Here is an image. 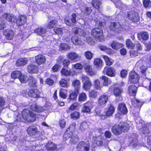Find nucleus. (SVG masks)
Wrapping results in <instances>:
<instances>
[{
	"instance_id": "49",
	"label": "nucleus",
	"mask_w": 151,
	"mask_h": 151,
	"mask_svg": "<svg viewBox=\"0 0 151 151\" xmlns=\"http://www.w3.org/2000/svg\"><path fill=\"white\" fill-rule=\"evenodd\" d=\"M93 55L91 52L89 51H87L84 52V55H85L86 58L90 60L92 57Z\"/></svg>"
},
{
	"instance_id": "45",
	"label": "nucleus",
	"mask_w": 151,
	"mask_h": 151,
	"mask_svg": "<svg viewBox=\"0 0 151 151\" xmlns=\"http://www.w3.org/2000/svg\"><path fill=\"white\" fill-rule=\"evenodd\" d=\"M70 48V47L66 44L62 43L59 46V50L61 51L68 50Z\"/></svg>"
},
{
	"instance_id": "48",
	"label": "nucleus",
	"mask_w": 151,
	"mask_h": 151,
	"mask_svg": "<svg viewBox=\"0 0 151 151\" xmlns=\"http://www.w3.org/2000/svg\"><path fill=\"white\" fill-rule=\"evenodd\" d=\"M76 124L75 122L73 123L67 129L68 130V131L70 132L71 133H72L73 132L76 128Z\"/></svg>"
},
{
	"instance_id": "22",
	"label": "nucleus",
	"mask_w": 151,
	"mask_h": 151,
	"mask_svg": "<svg viewBox=\"0 0 151 151\" xmlns=\"http://www.w3.org/2000/svg\"><path fill=\"white\" fill-rule=\"evenodd\" d=\"M27 133L30 135H35L38 132V129L37 127L34 126L29 127L27 130Z\"/></svg>"
},
{
	"instance_id": "25",
	"label": "nucleus",
	"mask_w": 151,
	"mask_h": 151,
	"mask_svg": "<svg viewBox=\"0 0 151 151\" xmlns=\"http://www.w3.org/2000/svg\"><path fill=\"white\" fill-rule=\"evenodd\" d=\"M118 109L119 111L123 114H125L127 113L128 110L124 104H120Z\"/></svg>"
},
{
	"instance_id": "4",
	"label": "nucleus",
	"mask_w": 151,
	"mask_h": 151,
	"mask_svg": "<svg viewBox=\"0 0 151 151\" xmlns=\"http://www.w3.org/2000/svg\"><path fill=\"white\" fill-rule=\"evenodd\" d=\"M108 97L107 95H102L98 99V103L99 105L95 109V112L96 113V116H99L100 114V109L99 110L98 108H100V107L104 105L107 102L108 100Z\"/></svg>"
},
{
	"instance_id": "12",
	"label": "nucleus",
	"mask_w": 151,
	"mask_h": 151,
	"mask_svg": "<svg viewBox=\"0 0 151 151\" xmlns=\"http://www.w3.org/2000/svg\"><path fill=\"white\" fill-rule=\"evenodd\" d=\"M128 16L129 19L133 22H137L139 20L138 14L135 12H129Z\"/></svg>"
},
{
	"instance_id": "13",
	"label": "nucleus",
	"mask_w": 151,
	"mask_h": 151,
	"mask_svg": "<svg viewBox=\"0 0 151 151\" xmlns=\"http://www.w3.org/2000/svg\"><path fill=\"white\" fill-rule=\"evenodd\" d=\"M34 32L37 35L44 37L47 36V31L45 29L42 27H40L35 29Z\"/></svg>"
},
{
	"instance_id": "10",
	"label": "nucleus",
	"mask_w": 151,
	"mask_h": 151,
	"mask_svg": "<svg viewBox=\"0 0 151 151\" xmlns=\"http://www.w3.org/2000/svg\"><path fill=\"white\" fill-rule=\"evenodd\" d=\"M103 73L110 76H114L116 74L114 69L111 67H106L104 69Z\"/></svg>"
},
{
	"instance_id": "3",
	"label": "nucleus",
	"mask_w": 151,
	"mask_h": 151,
	"mask_svg": "<svg viewBox=\"0 0 151 151\" xmlns=\"http://www.w3.org/2000/svg\"><path fill=\"white\" fill-rule=\"evenodd\" d=\"M22 114L23 119L28 122H34L36 118L35 114L33 112L27 109L23 110Z\"/></svg>"
},
{
	"instance_id": "18",
	"label": "nucleus",
	"mask_w": 151,
	"mask_h": 151,
	"mask_svg": "<svg viewBox=\"0 0 151 151\" xmlns=\"http://www.w3.org/2000/svg\"><path fill=\"white\" fill-rule=\"evenodd\" d=\"M45 58L42 55H39L35 57L36 62L38 65L44 64L45 63Z\"/></svg>"
},
{
	"instance_id": "63",
	"label": "nucleus",
	"mask_w": 151,
	"mask_h": 151,
	"mask_svg": "<svg viewBox=\"0 0 151 151\" xmlns=\"http://www.w3.org/2000/svg\"><path fill=\"white\" fill-rule=\"evenodd\" d=\"M66 124V122L64 119H61L59 121V125L61 128H64Z\"/></svg>"
},
{
	"instance_id": "51",
	"label": "nucleus",
	"mask_w": 151,
	"mask_h": 151,
	"mask_svg": "<svg viewBox=\"0 0 151 151\" xmlns=\"http://www.w3.org/2000/svg\"><path fill=\"white\" fill-rule=\"evenodd\" d=\"M61 73L65 76H68L70 74V71L67 69L63 68L61 71Z\"/></svg>"
},
{
	"instance_id": "29",
	"label": "nucleus",
	"mask_w": 151,
	"mask_h": 151,
	"mask_svg": "<svg viewBox=\"0 0 151 151\" xmlns=\"http://www.w3.org/2000/svg\"><path fill=\"white\" fill-rule=\"evenodd\" d=\"M151 130L149 129V127L147 125L139 129V132L141 134L147 135L149 134Z\"/></svg>"
},
{
	"instance_id": "58",
	"label": "nucleus",
	"mask_w": 151,
	"mask_h": 151,
	"mask_svg": "<svg viewBox=\"0 0 151 151\" xmlns=\"http://www.w3.org/2000/svg\"><path fill=\"white\" fill-rule=\"evenodd\" d=\"M39 93V91L36 89H32L29 90L28 94H38Z\"/></svg>"
},
{
	"instance_id": "16",
	"label": "nucleus",
	"mask_w": 151,
	"mask_h": 151,
	"mask_svg": "<svg viewBox=\"0 0 151 151\" xmlns=\"http://www.w3.org/2000/svg\"><path fill=\"white\" fill-rule=\"evenodd\" d=\"M3 34L8 40H11L13 39L14 33V32L10 29H6L4 30Z\"/></svg>"
},
{
	"instance_id": "2",
	"label": "nucleus",
	"mask_w": 151,
	"mask_h": 151,
	"mask_svg": "<svg viewBox=\"0 0 151 151\" xmlns=\"http://www.w3.org/2000/svg\"><path fill=\"white\" fill-rule=\"evenodd\" d=\"M72 31L75 34H78L81 36L86 37V40L89 45H93L94 43L92 40L91 37H89L88 36V35H87L86 33L84 32L81 29L77 27H75L73 28Z\"/></svg>"
},
{
	"instance_id": "52",
	"label": "nucleus",
	"mask_w": 151,
	"mask_h": 151,
	"mask_svg": "<svg viewBox=\"0 0 151 151\" xmlns=\"http://www.w3.org/2000/svg\"><path fill=\"white\" fill-rule=\"evenodd\" d=\"M64 29L63 28L56 27L54 29V30L56 34L58 35H61L63 33Z\"/></svg>"
},
{
	"instance_id": "44",
	"label": "nucleus",
	"mask_w": 151,
	"mask_h": 151,
	"mask_svg": "<svg viewBox=\"0 0 151 151\" xmlns=\"http://www.w3.org/2000/svg\"><path fill=\"white\" fill-rule=\"evenodd\" d=\"M113 91L114 94H119L123 93V90L122 88H115L114 89H113L112 90L110 88L109 89V91Z\"/></svg>"
},
{
	"instance_id": "57",
	"label": "nucleus",
	"mask_w": 151,
	"mask_h": 151,
	"mask_svg": "<svg viewBox=\"0 0 151 151\" xmlns=\"http://www.w3.org/2000/svg\"><path fill=\"white\" fill-rule=\"evenodd\" d=\"M143 3L144 6L145 7H151V1L150 0H144Z\"/></svg>"
},
{
	"instance_id": "50",
	"label": "nucleus",
	"mask_w": 151,
	"mask_h": 151,
	"mask_svg": "<svg viewBox=\"0 0 151 151\" xmlns=\"http://www.w3.org/2000/svg\"><path fill=\"white\" fill-rule=\"evenodd\" d=\"M80 116L79 113L77 111H74L71 114V118L74 119H77L79 118Z\"/></svg>"
},
{
	"instance_id": "43",
	"label": "nucleus",
	"mask_w": 151,
	"mask_h": 151,
	"mask_svg": "<svg viewBox=\"0 0 151 151\" xmlns=\"http://www.w3.org/2000/svg\"><path fill=\"white\" fill-rule=\"evenodd\" d=\"M81 12L86 14H89L91 12L92 9L90 7H83L81 9Z\"/></svg>"
},
{
	"instance_id": "60",
	"label": "nucleus",
	"mask_w": 151,
	"mask_h": 151,
	"mask_svg": "<svg viewBox=\"0 0 151 151\" xmlns=\"http://www.w3.org/2000/svg\"><path fill=\"white\" fill-rule=\"evenodd\" d=\"M140 69L141 70V72L142 74V77L145 78L146 77L145 73L146 71V70L147 69V68L146 67L143 66L140 67Z\"/></svg>"
},
{
	"instance_id": "30",
	"label": "nucleus",
	"mask_w": 151,
	"mask_h": 151,
	"mask_svg": "<svg viewBox=\"0 0 151 151\" xmlns=\"http://www.w3.org/2000/svg\"><path fill=\"white\" fill-rule=\"evenodd\" d=\"M46 147L48 150H55L57 148L56 145L51 142H48L46 145Z\"/></svg>"
},
{
	"instance_id": "54",
	"label": "nucleus",
	"mask_w": 151,
	"mask_h": 151,
	"mask_svg": "<svg viewBox=\"0 0 151 151\" xmlns=\"http://www.w3.org/2000/svg\"><path fill=\"white\" fill-rule=\"evenodd\" d=\"M88 127V125L86 122H83L81 123L80 129L82 131H84Z\"/></svg>"
},
{
	"instance_id": "40",
	"label": "nucleus",
	"mask_w": 151,
	"mask_h": 151,
	"mask_svg": "<svg viewBox=\"0 0 151 151\" xmlns=\"http://www.w3.org/2000/svg\"><path fill=\"white\" fill-rule=\"evenodd\" d=\"M79 141V138L77 135H72L70 140V142L72 144H75Z\"/></svg>"
},
{
	"instance_id": "37",
	"label": "nucleus",
	"mask_w": 151,
	"mask_h": 151,
	"mask_svg": "<svg viewBox=\"0 0 151 151\" xmlns=\"http://www.w3.org/2000/svg\"><path fill=\"white\" fill-rule=\"evenodd\" d=\"M19 79L22 83H25L29 81V79L27 75H22V74L19 77Z\"/></svg>"
},
{
	"instance_id": "62",
	"label": "nucleus",
	"mask_w": 151,
	"mask_h": 151,
	"mask_svg": "<svg viewBox=\"0 0 151 151\" xmlns=\"http://www.w3.org/2000/svg\"><path fill=\"white\" fill-rule=\"evenodd\" d=\"M79 106V104L78 103H74L70 106L69 109L71 110H74L78 108Z\"/></svg>"
},
{
	"instance_id": "24",
	"label": "nucleus",
	"mask_w": 151,
	"mask_h": 151,
	"mask_svg": "<svg viewBox=\"0 0 151 151\" xmlns=\"http://www.w3.org/2000/svg\"><path fill=\"white\" fill-rule=\"evenodd\" d=\"M123 46V45L115 41H113L111 44V47L115 50H118Z\"/></svg>"
},
{
	"instance_id": "42",
	"label": "nucleus",
	"mask_w": 151,
	"mask_h": 151,
	"mask_svg": "<svg viewBox=\"0 0 151 151\" xmlns=\"http://www.w3.org/2000/svg\"><path fill=\"white\" fill-rule=\"evenodd\" d=\"M93 63L97 68H99L102 66V61L100 58H97L94 60Z\"/></svg>"
},
{
	"instance_id": "20",
	"label": "nucleus",
	"mask_w": 151,
	"mask_h": 151,
	"mask_svg": "<svg viewBox=\"0 0 151 151\" xmlns=\"http://www.w3.org/2000/svg\"><path fill=\"white\" fill-rule=\"evenodd\" d=\"M132 103L133 106L138 109L140 108L143 104V102L134 98L132 101Z\"/></svg>"
},
{
	"instance_id": "19",
	"label": "nucleus",
	"mask_w": 151,
	"mask_h": 151,
	"mask_svg": "<svg viewBox=\"0 0 151 151\" xmlns=\"http://www.w3.org/2000/svg\"><path fill=\"white\" fill-rule=\"evenodd\" d=\"M3 17L7 20L12 22H14L16 21V17L12 14L5 13Z\"/></svg>"
},
{
	"instance_id": "39",
	"label": "nucleus",
	"mask_w": 151,
	"mask_h": 151,
	"mask_svg": "<svg viewBox=\"0 0 151 151\" xmlns=\"http://www.w3.org/2000/svg\"><path fill=\"white\" fill-rule=\"evenodd\" d=\"M21 74V73L19 71H15L12 72L11 73V77L12 78L15 79L19 77Z\"/></svg>"
},
{
	"instance_id": "5",
	"label": "nucleus",
	"mask_w": 151,
	"mask_h": 151,
	"mask_svg": "<svg viewBox=\"0 0 151 151\" xmlns=\"http://www.w3.org/2000/svg\"><path fill=\"white\" fill-rule=\"evenodd\" d=\"M139 75L135 72H131L129 74L128 83H129L136 84V85L139 84L141 86L142 82H141V83H139Z\"/></svg>"
},
{
	"instance_id": "31",
	"label": "nucleus",
	"mask_w": 151,
	"mask_h": 151,
	"mask_svg": "<svg viewBox=\"0 0 151 151\" xmlns=\"http://www.w3.org/2000/svg\"><path fill=\"white\" fill-rule=\"evenodd\" d=\"M114 107L110 105L106 109V114L107 116H110L114 113Z\"/></svg>"
},
{
	"instance_id": "38",
	"label": "nucleus",
	"mask_w": 151,
	"mask_h": 151,
	"mask_svg": "<svg viewBox=\"0 0 151 151\" xmlns=\"http://www.w3.org/2000/svg\"><path fill=\"white\" fill-rule=\"evenodd\" d=\"M103 58L104 59L105 63L107 65H111L113 62V61L108 56L106 55H103Z\"/></svg>"
},
{
	"instance_id": "26",
	"label": "nucleus",
	"mask_w": 151,
	"mask_h": 151,
	"mask_svg": "<svg viewBox=\"0 0 151 151\" xmlns=\"http://www.w3.org/2000/svg\"><path fill=\"white\" fill-rule=\"evenodd\" d=\"M84 69L86 72L91 76H93L96 73V72L92 68L91 66L86 65L84 67Z\"/></svg>"
},
{
	"instance_id": "8",
	"label": "nucleus",
	"mask_w": 151,
	"mask_h": 151,
	"mask_svg": "<svg viewBox=\"0 0 151 151\" xmlns=\"http://www.w3.org/2000/svg\"><path fill=\"white\" fill-rule=\"evenodd\" d=\"M82 80L83 83V88L85 90L89 89L92 86V83L89 78L86 76L82 75Z\"/></svg>"
},
{
	"instance_id": "21",
	"label": "nucleus",
	"mask_w": 151,
	"mask_h": 151,
	"mask_svg": "<svg viewBox=\"0 0 151 151\" xmlns=\"http://www.w3.org/2000/svg\"><path fill=\"white\" fill-rule=\"evenodd\" d=\"M67 57L70 61H74L78 58L79 56L76 52H73L68 53Z\"/></svg>"
},
{
	"instance_id": "32",
	"label": "nucleus",
	"mask_w": 151,
	"mask_h": 151,
	"mask_svg": "<svg viewBox=\"0 0 151 151\" xmlns=\"http://www.w3.org/2000/svg\"><path fill=\"white\" fill-rule=\"evenodd\" d=\"M27 59L26 58L19 59L17 61L16 65L17 66L24 65L27 63Z\"/></svg>"
},
{
	"instance_id": "64",
	"label": "nucleus",
	"mask_w": 151,
	"mask_h": 151,
	"mask_svg": "<svg viewBox=\"0 0 151 151\" xmlns=\"http://www.w3.org/2000/svg\"><path fill=\"white\" fill-rule=\"evenodd\" d=\"M4 20L0 17V29H3L5 27Z\"/></svg>"
},
{
	"instance_id": "28",
	"label": "nucleus",
	"mask_w": 151,
	"mask_h": 151,
	"mask_svg": "<svg viewBox=\"0 0 151 151\" xmlns=\"http://www.w3.org/2000/svg\"><path fill=\"white\" fill-rule=\"evenodd\" d=\"M140 86V84H138L136 86L132 85L129 86L128 88V90L129 93L136 94L137 93V88Z\"/></svg>"
},
{
	"instance_id": "15",
	"label": "nucleus",
	"mask_w": 151,
	"mask_h": 151,
	"mask_svg": "<svg viewBox=\"0 0 151 151\" xmlns=\"http://www.w3.org/2000/svg\"><path fill=\"white\" fill-rule=\"evenodd\" d=\"M27 17L25 16L21 15L19 16L17 20V24L18 26L24 24L26 22Z\"/></svg>"
},
{
	"instance_id": "34",
	"label": "nucleus",
	"mask_w": 151,
	"mask_h": 151,
	"mask_svg": "<svg viewBox=\"0 0 151 151\" xmlns=\"http://www.w3.org/2000/svg\"><path fill=\"white\" fill-rule=\"evenodd\" d=\"M63 56H60L58 59V62L60 63L63 61V64L64 66L66 67L68 66L70 63V61L66 59L63 60Z\"/></svg>"
},
{
	"instance_id": "61",
	"label": "nucleus",
	"mask_w": 151,
	"mask_h": 151,
	"mask_svg": "<svg viewBox=\"0 0 151 151\" xmlns=\"http://www.w3.org/2000/svg\"><path fill=\"white\" fill-rule=\"evenodd\" d=\"M94 86L97 89H99L102 86V85H100V82L98 80H96L95 81Z\"/></svg>"
},
{
	"instance_id": "36",
	"label": "nucleus",
	"mask_w": 151,
	"mask_h": 151,
	"mask_svg": "<svg viewBox=\"0 0 151 151\" xmlns=\"http://www.w3.org/2000/svg\"><path fill=\"white\" fill-rule=\"evenodd\" d=\"M99 48L101 50L104 51L108 54L111 53L112 50L111 48H107L106 47L103 45H99Z\"/></svg>"
},
{
	"instance_id": "41",
	"label": "nucleus",
	"mask_w": 151,
	"mask_h": 151,
	"mask_svg": "<svg viewBox=\"0 0 151 151\" xmlns=\"http://www.w3.org/2000/svg\"><path fill=\"white\" fill-rule=\"evenodd\" d=\"M101 79L103 81V85L107 86L110 84L111 81L110 79L105 76H102L101 77Z\"/></svg>"
},
{
	"instance_id": "14",
	"label": "nucleus",
	"mask_w": 151,
	"mask_h": 151,
	"mask_svg": "<svg viewBox=\"0 0 151 151\" xmlns=\"http://www.w3.org/2000/svg\"><path fill=\"white\" fill-rule=\"evenodd\" d=\"M72 42L76 45H81L84 44V42L80 38L76 36H73L71 39Z\"/></svg>"
},
{
	"instance_id": "17",
	"label": "nucleus",
	"mask_w": 151,
	"mask_h": 151,
	"mask_svg": "<svg viewBox=\"0 0 151 151\" xmlns=\"http://www.w3.org/2000/svg\"><path fill=\"white\" fill-rule=\"evenodd\" d=\"M93 106L92 103L90 102H88L84 104L82 111L85 113H88L91 111Z\"/></svg>"
},
{
	"instance_id": "27",
	"label": "nucleus",
	"mask_w": 151,
	"mask_h": 151,
	"mask_svg": "<svg viewBox=\"0 0 151 151\" xmlns=\"http://www.w3.org/2000/svg\"><path fill=\"white\" fill-rule=\"evenodd\" d=\"M138 37L139 40H146L148 39L149 36L147 32H140L138 33Z\"/></svg>"
},
{
	"instance_id": "23",
	"label": "nucleus",
	"mask_w": 151,
	"mask_h": 151,
	"mask_svg": "<svg viewBox=\"0 0 151 151\" xmlns=\"http://www.w3.org/2000/svg\"><path fill=\"white\" fill-rule=\"evenodd\" d=\"M27 70L28 71L31 73H37L38 72V69L36 65L31 64L28 66Z\"/></svg>"
},
{
	"instance_id": "9",
	"label": "nucleus",
	"mask_w": 151,
	"mask_h": 151,
	"mask_svg": "<svg viewBox=\"0 0 151 151\" xmlns=\"http://www.w3.org/2000/svg\"><path fill=\"white\" fill-rule=\"evenodd\" d=\"M137 135L135 134H134L132 135L130 138L129 145L133 146V147L136 149H138L139 145L137 139Z\"/></svg>"
},
{
	"instance_id": "47",
	"label": "nucleus",
	"mask_w": 151,
	"mask_h": 151,
	"mask_svg": "<svg viewBox=\"0 0 151 151\" xmlns=\"http://www.w3.org/2000/svg\"><path fill=\"white\" fill-rule=\"evenodd\" d=\"M58 22L56 20H54L51 21L47 26V29L51 28L53 27L54 26L57 24Z\"/></svg>"
},
{
	"instance_id": "35",
	"label": "nucleus",
	"mask_w": 151,
	"mask_h": 151,
	"mask_svg": "<svg viewBox=\"0 0 151 151\" xmlns=\"http://www.w3.org/2000/svg\"><path fill=\"white\" fill-rule=\"evenodd\" d=\"M29 85L32 87H35L37 86V82L36 80L32 77H30L29 81Z\"/></svg>"
},
{
	"instance_id": "53",
	"label": "nucleus",
	"mask_w": 151,
	"mask_h": 151,
	"mask_svg": "<svg viewBox=\"0 0 151 151\" xmlns=\"http://www.w3.org/2000/svg\"><path fill=\"white\" fill-rule=\"evenodd\" d=\"M126 42L127 47L129 48L133 49L134 48V46L132 41L130 39H127L126 41Z\"/></svg>"
},
{
	"instance_id": "6",
	"label": "nucleus",
	"mask_w": 151,
	"mask_h": 151,
	"mask_svg": "<svg viewBox=\"0 0 151 151\" xmlns=\"http://www.w3.org/2000/svg\"><path fill=\"white\" fill-rule=\"evenodd\" d=\"M91 34L99 41H103L104 40L103 36V31L100 28H95L93 29L91 32Z\"/></svg>"
},
{
	"instance_id": "46",
	"label": "nucleus",
	"mask_w": 151,
	"mask_h": 151,
	"mask_svg": "<svg viewBox=\"0 0 151 151\" xmlns=\"http://www.w3.org/2000/svg\"><path fill=\"white\" fill-rule=\"evenodd\" d=\"M92 3L94 7L96 9L99 8L101 4V2L99 0H93Z\"/></svg>"
},
{
	"instance_id": "11",
	"label": "nucleus",
	"mask_w": 151,
	"mask_h": 151,
	"mask_svg": "<svg viewBox=\"0 0 151 151\" xmlns=\"http://www.w3.org/2000/svg\"><path fill=\"white\" fill-rule=\"evenodd\" d=\"M80 81L78 80H74L72 82L73 86L75 88L74 92L70 94H78L79 93V89L80 86Z\"/></svg>"
},
{
	"instance_id": "1",
	"label": "nucleus",
	"mask_w": 151,
	"mask_h": 151,
	"mask_svg": "<svg viewBox=\"0 0 151 151\" xmlns=\"http://www.w3.org/2000/svg\"><path fill=\"white\" fill-rule=\"evenodd\" d=\"M129 129V125L127 122H121L119 124H116L113 126L112 131L116 135H119L123 132H127Z\"/></svg>"
},
{
	"instance_id": "59",
	"label": "nucleus",
	"mask_w": 151,
	"mask_h": 151,
	"mask_svg": "<svg viewBox=\"0 0 151 151\" xmlns=\"http://www.w3.org/2000/svg\"><path fill=\"white\" fill-rule=\"evenodd\" d=\"M72 134V133H71L70 134L69 133L68 130H67L66 131L65 133L63 135V140L64 141H66L70 137Z\"/></svg>"
},
{
	"instance_id": "55",
	"label": "nucleus",
	"mask_w": 151,
	"mask_h": 151,
	"mask_svg": "<svg viewBox=\"0 0 151 151\" xmlns=\"http://www.w3.org/2000/svg\"><path fill=\"white\" fill-rule=\"evenodd\" d=\"M68 81L65 79H62L60 82V85L63 87H67L68 85Z\"/></svg>"
},
{
	"instance_id": "56",
	"label": "nucleus",
	"mask_w": 151,
	"mask_h": 151,
	"mask_svg": "<svg viewBox=\"0 0 151 151\" xmlns=\"http://www.w3.org/2000/svg\"><path fill=\"white\" fill-rule=\"evenodd\" d=\"M72 68H74L76 69H81L83 67V65L79 63H77L75 64H73L72 65Z\"/></svg>"
},
{
	"instance_id": "33",
	"label": "nucleus",
	"mask_w": 151,
	"mask_h": 151,
	"mask_svg": "<svg viewBox=\"0 0 151 151\" xmlns=\"http://www.w3.org/2000/svg\"><path fill=\"white\" fill-rule=\"evenodd\" d=\"M30 109L33 111L39 112L43 110L42 107L35 104L31 105L30 106Z\"/></svg>"
},
{
	"instance_id": "7",
	"label": "nucleus",
	"mask_w": 151,
	"mask_h": 151,
	"mask_svg": "<svg viewBox=\"0 0 151 151\" xmlns=\"http://www.w3.org/2000/svg\"><path fill=\"white\" fill-rule=\"evenodd\" d=\"M77 151H89L90 145L85 142L81 141L77 145Z\"/></svg>"
}]
</instances>
